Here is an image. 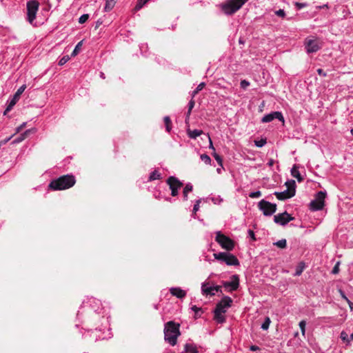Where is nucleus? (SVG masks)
Returning a JSON list of instances; mask_svg holds the SVG:
<instances>
[{"label": "nucleus", "instance_id": "49", "mask_svg": "<svg viewBox=\"0 0 353 353\" xmlns=\"http://www.w3.org/2000/svg\"><path fill=\"white\" fill-rule=\"evenodd\" d=\"M26 122H24L22 124H21L19 127H17L16 128V132L15 133L17 134V133L20 132L22 130V129L26 126Z\"/></svg>", "mask_w": 353, "mask_h": 353}, {"label": "nucleus", "instance_id": "22", "mask_svg": "<svg viewBox=\"0 0 353 353\" xmlns=\"http://www.w3.org/2000/svg\"><path fill=\"white\" fill-rule=\"evenodd\" d=\"M193 190V186L190 183H188L185 185L183 191V200L187 201L188 199V194L192 192Z\"/></svg>", "mask_w": 353, "mask_h": 353}, {"label": "nucleus", "instance_id": "35", "mask_svg": "<svg viewBox=\"0 0 353 353\" xmlns=\"http://www.w3.org/2000/svg\"><path fill=\"white\" fill-rule=\"evenodd\" d=\"M340 337L341 340L344 342L350 343V341H351L350 338L348 337V334L345 331L341 332Z\"/></svg>", "mask_w": 353, "mask_h": 353}, {"label": "nucleus", "instance_id": "3", "mask_svg": "<svg viewBox=\"0 0 353 353\" xmlns=\"http://www.w3.org/2000/svg\"><path fill=\"white\" fill-rule=\"evenodd\" d=\"M248 0H227L220 5L221 11L226 15H232L239 10Z\"/></svg>", "mask_w": 353, "mask_h": 353}, {"label": "nucleus", "instance_id": "46", "mask_svg": "<svg viewBox=\"0 0 353 353\" xmlns=\"http://www.w3.org/2000/svg\"><path fill=\"white\" fill-rule=\"evenodd\" d=\"M200 202H201L200 200H197L196 201V203L194 205L193 210H192V212L194 214H196V212L199 210Z\"/></svg>", "mask_w": 353, "mask_h": 353}, {"label": "nucleus", "instance_id": "32", "mask_svg": "<svg viewBox=\"0 0 353 353\" xmlns=\"http://www.w3.org/2000/svg\"><path fill=\"white\" fill-rule=\"evenodd\" d=\"M275 245H276L278 248H285L287 245V241L285 239H281V240H279L278 241H276V243H274Z\"/></svg>", "mask_w": 353, "mask_h": 353}, {"label": "nucleus", "instance_id": "13", "mask_svg": "<svg viewBox=\"0 0 353 353\" xmlns=\"http://www.w3.org/2000/svg\"><path fill=\"white\" fill-rule=\"evenodd\" d=\"M305 46L307 53L316 52L321 48L320 43L316 39H307Z\"/></svg>", "mask_w": 353, "mask_h": 353}, {"label": "nucleus", "instance_id": "34", "mask_svg": "<svg viewBox=\"0 0 353 353\" xmlns=\"http://www.w3.org/2000/svg\"><path fill=\"white\" fill-rule=\"evenodd\" d=\"M205 85V83L202 82L198 85L196 88L192 92V98L199 92L201 91Z\"/></svg>", "mask_w": 353, "mask_h": 353}, {"label": "nucleus", "instance_id": "30", "mask_svg": "<svg viewBox=\"0 0 353 353\" xmlns=\"http://www.w3.org/2000/svg\"><path fill=\"white\" fill-rule=\"evenodd\" d=\"M83 41H79L75 46L74 50L72 51L71 56L74 57L76 56L80 51L81 46H82Z\"/></svg>", "mask_w": 353, "mask_h": 353}, {"label": "nucleus", "instance_id": "1", "mask_svg": "<svg viewBox=\"0 0 353 353\" xmlns=\"http://www.w3.org/2000/svg\"><path fill=\"white\" fill-rule=\"evenodd\" d=\"M180 325L172 321L167 322L164 325V339L170 345L176 344L177 338L180 336Z\"/></svg>", "mask_w": 353, "mask_h": 353}, {"label": "nucleus", "instance_id": "2", "mask_svg": "<svg viewBox=\"0 0 353 353\" xmlns=\"http://www.w3.org/2000/svg\"><path fill=\"white\" fill-rule=\"evenodd\" d=\"M76 183L75 177L72 174H66L52 180L48 187L53 190H63L72 187Z\"/></svg>", "mask_w": 353, "mask_h": 353}, {"label": "nucleus", "instance_id": "7", "mask_svg": "<svg viewBox=\"0 0 353 353\" xmlns=\"http://www.w3.org/2000/svg\"><path fill=\"white\" fill-rule=\"evenodd\" d=\"M326 197V192L320 191L315 196V199L310 203V208L312 211L321 210L323 208L325 205V199Z\"/></svg>", "mask_w": 353, "mask_h": 353}, {"label": "nucleus", "instance_id": "61", "mask_svg": "<svg viewBox=\"0 0 353 353\" xmlns=\"http://www.w3.org/2000/svg\"><path fill=\"white\" fill-rule=\"evenodd\" d=\"M327 7V5H323L321 8Z\"/></svg>", "mask_w": 353, "mask_h": 353}, {"label": "nucleus", "instance_id": "38", "mask_svg": "<svg viewBox=\"0 0 353 353\" xmlns=\"http://www.w3.org/2000/svg\"><path fill=\"white\" fill-rule=\"evenodd\" d=\"M89 18V15L88 14H82L79 18V23H81V24H83L85 22L87 21V20Z\"/></svg>", "mask_w": 353, "mask_h": 353}, {"label": "nucleus", "instance_id": "48", "mask_svg": "<svg viewBox=\"0 0 353 353\" xmlns=\"http://www.w3.org/2000/svg\"><path fill=\"white\" fill-rule=\"evenodd\" d=\"M339 262H337L332 270V272L333 274H337L339 272Z\"/></svg>", "mask_w": 353, "mask_h": 353}, {"label": "nucleus", "instance_id": "53", "mask_svg": "<svg viewBox=\"0 0 353 353\" xmlns=\"http://www.w3.org/2000/svg\"><path fill=\"white\" fill-rule=\"evenodd\" d=\"M274 161L272 159H270L268 160V162L267 163L268 165L271 167L274 165Z\"/></svg>", "mask_w": 353, "mask_h": 353}, {"label": "nucleus", "instance_id": "9", "mask_svg": "<svg viewBox=\"0 0 353 353\" xmlns=\"http://www.w3.org/2000/svg\"><path fill=\"white\" fill-rule=\"evenodd\" d=\"M259 209L263 212L265 216H271L276 210V205L267 201L264 199L260 201L258 203Z\"/></svg>", "mask_w": 353, "mask_h": 353}, {"label": "nucleus", "instance_id": "23", "mask_svg": "<svg viewBox=\"0 0 353 353\" xmlns=\"http://www.w3.org/2000/svg\"><path fill=\"white\" fill-rule=\"evenodd\" d=\"M117 0H105V5L104 7V10L105 12L110 11L116 3Z\"/></svg>", "mask_w": 353, "mask_h": 353}, {"label": "nucleus", "instance_id": "50", "mask_svg": "<svg viewBox=\"0 0 353 353\" xmlns=\"http://www.w3.org/2000/svg\"><path fill=\"white\" fill-rule=\"evenodd\" d=\"M317 72L321 76H323V77H325L326 76V73L321 68L317 69Z\"/></svg>", "mask_w": 353, "mask_h": 353}, {"label": "nucleus", "instance_id": "19", "mask_svg": "<svg viewBox=\"0 0 353 353\" xmlns=\"http://www.w3.org/2000/svg\"><path fill=\"white\" fill-rule=\"evenodd\" d=\"M184 351L186 353H199L196 345L192 343H188L184 345Z\"/></svg>", "mask_w": 353, "mask_h": 353}, {"label": "nucleus", "instance_id": "47", "mask_svg": "<svg viewBox=\"0 0 353 353\" xmlns=\"http://www.w3.org/2000/svg\"><path fill=\"white\" fill-rule=\"evenodd\" d=\"M295 6H296L297 10H301V9L306 7L307 6V3L296 2L295 3Z\"/></svg>", "mask_w": 353, "mask_h": 353}, {"label": "nucleus", "instance_id": "59", "mask_svg": "<svg viewBox=\"0 0 353 353\" xmlns=\"http://www.w3.org/2000/svg\"><path fill=\"white\" fill-rule=\"evenodd\" d=\"M350 132H351L352 135L353 136V128L351 129Z\"/></svg>", "mask_w": 353, "mask_h": 353}, {"label": "nucleus", "instance_id": "43", "mask_svg": "<svg viewBox=\"0 0 353 353\" xmlns=\"http://www.w3.org/2000/svg\"><path fill=\"white\" fill-rule=\"evenodd\" d=\"M275 14L281 18H284L285 17V12L282 9H279V10L275 11Z\"/></svg>", "mask_w": 353, "mask_h": 353}, {"label": "nucleus", "instance_id": "25", "mask_svg": "<svg viewBox=\"0 0 353 353\" xmlns=\"http://www.w3.org/2000/svg\"><path fill=\"white\" fill-rule=\"evenodd\" d=\"M203 133V131L201 130H189L188 132V134L190 138L191 139H196L199 136H200Z\"/></svg>", "mask_w": 353, "mask_h": 353}, {"label": "nucleus", "instance_id": "56", "mask_svg": "<svg viewBox=\"0 0 353 353\" xmlns=\"http://www.w3.org/2000/svg\"><path fill=\"white\" fill-rule=\"evenodd\" d=\"M100 77H101L102 79H105L104 73H103V72H101V73H100Z\"/></svg>", "mask_w": 353, "mask_h": 353}, {"label": "nucleus", "instance_id": "55", "mask_svg": "<svg viewBox=\"0 0 353 353\" xmlns=\"http://www.w3.org/2000/svg\"><path fill=\"white\" fill-rule=\"evenodd\" d=\"M212 201H213V202H214V203H217L216 201H219V202L220 203V202H221L223 200H222V199H221L220 197H218V198H216V199L213 198V199H212Z\"/></svg>", "mask_w": 353, "mask_h": 353}, {"label": "nucleus", "instance_id": "21", "mask_svg": "<svg viewBox=\"0 0 353 353\" xmlns=\"http://www.w3.org/2000/svg\"><path fill=\"white\" fill-rule=\"evenodd\" d=\"M33 130V129H29V130H27L26 131H25L23 133L21 134L18 137H17L16 139H14L12 141V144H17V143H21V141H23L27 137L28 135Z\"/></svg>", "mask_w": 353, "mask_h": 353}, {"label": "nucleus", "instance_id": "60", "mask_svg": "<svg viewBox=\"0 0 353 353\" xmlns=\"http://www.w3.org/2000/svg\"><path fill=\"white\" fill-rule=\"evenodd\" d=\"M298 334H299V333H298V332H296V333L294 334V336H298Z\"/></svg>", "mask_w": 353, "mask_h": 353}, {"label": "nucleus", "instance_id": "12", "mask_svg": "<svg viewBox=\"0 0 353 353\" xmlns=\"http://www.w3.org/2000/svg\"><path fill=\"white\" fill-rule=\"evenodd\" d=\"M232 299L228 296H225L217 304L215 310L225 313L228 308L232 305Z\"/></svg>", "mask_w": 353, "mask_h": 353}, {"label": "nucleus", "instance_id": "8", "mask_svg": "<svg viewBox=\"0 0 353 353\" xmlns=\"http://www.w3.org/2000/svg\"><path fill=\"white\" fill-rule=\"evenodd\" d=\"M39 2L35 0L27 3V20L30 24H33L39 10Z\"/></svg>", "mask_w": 353, "mask_h": 353}, {"label": "nucleus", "instance_id": "24", "mask_svg": "<svg viewBox=\"0 0 353 353\" xmlns=\"http://www.w3.org/2000/svg\"><path fill=\"white\" fill-rule=\"evenodd\" d=\"M305 267V263L303 262H300L296 268V271L294 274V276H300L302 274V272H303Z\"/></svg>", "mask_w": 353, "mask_h": 353}, {"label": "nucleus", "instance_id": "41", "mask_svg": "<svg viewBox=\"0 0 353 353\" xmlns=\"http://www.w3.org/2000/svg\"><path fill=\"white\" fill-rule=\"evenodd\" d=\"M213 157H214V159L217 161V163L222 167L223 166V163H222L223 161H222L221 157L216 153H214Z\"/></svg>", "mask_w": 353, "mask_h": 353}, {"label": "nucleus", "instance_id": "36", "mask_svg": "<svg viewBox=\"0 0 353 353\" xmlns=\"http://www.w3.org/2000/svg\"><path fill=\"white\" fill-rule=\"evenodd\" d=\"M299 327H300V329H301V334L303 336H305V325H306V321L303 320V321H301L299 322Z\"/></svg>", "mask_w": 353, "mask_h": 353}, {"label": "nucleus", "instance_id": "15", "mask_svg": "<svg viewBox=\"0 0 353 353\" xmlns=\"http://www.w3.org/2000/svg\"><path fill=\"white\" fill-rule=\"evenodd\" d=\"M274 119H278L281 121L283 123L285 122L284 117L281 112L276 111L272 112L270 114H265L262 119V123H269L273 121Z\"/></svg>", "mask_w": 353, "mask_h": 353}, {"label": "nucleus", "instance_id": "42", "mask_svg": "<svg viewBox=\"0 0 353 353\" xmlns=\"http://www.w3.org/2000/svg\"><path fill=\"white\" fill-rule=\"evenodd\" d=\"M254 143H255L256 146H257L259 148H261L266 143V140L261 139L259 141H255Z\"/></svg>", "mask_w": 353, "mask_h": 353}, {"label": "nucleus", "instance_id": "26", "mask_svg": "<svg viewBox=\"0 0 353 353\" xmlns=\"http://www.w3.org/2000/svg\"><path fill=\"white\" fill-rule=\"evenodd\" d=\"M291 174L299 181H301L303 180V178L301 176V174L296 166H294L291 170Z\"/></svg>", "mask_w": 353, "mask_h": 353}, {"label": "nucleus", "instance_id": "6", "mask_svg": "<svg viewBox=\"0 0 353 353\" xmlns=\"http://www.w3.org/2000/svg\"><path fill=\"white\" fill-rule=\"evenodd\" d=\"M215 241L223 249H225L228 252L232 251L234 248V241L228 236L222 234L220 231L216 232Z\"/></svg>", "mask_w": 353, "mask_h": 353}, {"label": "nucleus", "instance_id": "58", "mask_svg": "<svg viewBox=\"0 0 353 353\" xmlns=\"http://www.w3.org/2000/svg\"><path fill=\"white\" fill-rule=\"evenodd\" d=\"M216 171H217L218 173H221V168H217Z\"/></svg>", "mask_w": 353, "mask_h": 353}, {"label": "nucleus", "instance_id": "54", "mask_svg": "<svg viewBox=\"0 0 353 353\" xmlns=\"http://www.w3.org/2000/svg\"><path fill=\"white\" fill-rule=\"evenodd\" d=\"M250 349L252 351H256V350H259V347L256 345H252V346H250Z\"/></svg>", "mask_w": 353, "mask_h": 353}, {"label": "nucleus", "instance_id": "44", "mask_svg": "<svg viewBox=\"0 0 353 353\" xmlns=\"http://www.w3.org/2000/svg\"><path fill=\"white\" fill-rule=\"evenodd\" d=\"M191 310L195 312V315L197 316H200L199 312L201 311V308L196 307V305H192L191 307Z\"/></svg>", "mask_w": 353, "mask_h": 353}, {"label": "nucleus", "instance_id": "16", "mask_svg": "<svg viewBox=\"0 0 353 353\" xmlns=\"http://www.w3.org/2000/svg\"><path fill=\"white\" fill-rule=\"evenodd\" d=\"M203 294L213 296L215 292H221V286H209L207 283H203L201 286Z\"/></svg>", "mask_w": 353, "mask_h": 353}, {"label": "nucleus", "instance_id": "57", "mask_svg": "<svg viewBox=\"0 0 353 353\" xmlns=\"http://www.w3.org/2000/svg\"><path fill=\"white\" fill-rule=\"evenodd\" d=\"M210 148H212L213 150H214L213 145H212V141L210 139Z\"/></svg>", "mask_w": 353, "mask_h": 353}, {"label": "nucleus", "instance_id": "31", "mask_svg": "<svg viewBox=\"0 0 353 353\" xmlns=\"http://www.w3.org/2000/svg\"><path fill=\"white\" fill-rule=\"evenodd\" d=\"M164 122L165 125L166 131L170 132L171 130V120L168 116L164 117Z\"/></svg>", "mask_w": 353, "mask_h": 353}, {"label": "nucleus", "instance_id": "39", "mask_svg": "<svg viewBox=\"0 0 353 353\" xmlns=\"http://www.w3.org/2000/svg\"><path fill=\"white\" fill-rule=\"evenodd\" d=\"M70 59V57L69 56L66 55V56H63L62 58H61V59L59 60V65H63L65 63H66Z\"/></svg>", "mask_w": 353, "mask_h": 353}, {"label": "nucleus", "instance_id": "5", "mask_svg": "<svg viewBox=\"0 0 353 353\" xmlns=\"http://www.w3.org/2000/svg\"><path fill=\"white\" fill-rule=\"evenodd\" d=\"M213 256L216 260L221 263H225L228 265L236 266L239 265L238 259L228 251L214 253Z\"/></svg>", "mask_w": 353, "mask_h": 353}, {"label": "nucleus", "instance_id": "52", "mask_svg": "<svg viewBox=\"0 0 353 353\" xmlns=\"http://www.w3.org/2000/svg\"><path fill=\"white\" fill-rule=\"evenodd\" d=\"M12 137H13V135H12V136H10V137H8V138L5 139H4V140H3V141H1V143H2V144H6V143H8V141L12 139Z\"/></svg>", "mask_w": 353, "mask_h": 353}, {"label": "nucleus", "instance_id": "51", "mask_svg": "<svg viewBox=\"0 0 353 353\" xmlns=\"http://www.w3.org/2000/svg\"><path fill=\"white\" fill-rule=\"evenodd\" d=\"M248 234H249V236L253 239V240H255V235H254V233L252 230H248Z\"/></svg>", "mask_w": 353, "mask_h": 353}, {"label": "nucleus", "instance_id": "29", "mask_svg": "<svg viewBox=\"0 0 353 353\" xmlns=\"http://www.w3.org/2000/svg\"><path fill=\"white\" fill-rule=\"evenodd\" d=\"M270 323H271L270 319L268 316H266L265 318L263 323L261 325V328L263 330H267L269 328Z\"/></svg>", "mask_w": 353, "mask_h": 353}, {"label": "nucleus", "instance_id": "27", "mask_svg": "<svg viewBox=\"0 0 353 353\" xmlns=\"http://www.w3.org/2000/svg\"><path fill=\"white\" fill-rule=\"evenodd\" d=\"M161 179V174L157 170H154V171L152 172L149 176V181H154L157 179Z\"/></svg>", "mask_w": 353, "mask_h": 353}, {"label": "nucleus", "instance_id": "33", "mask_svg": "<svg viewBox=\"0 0 353 353\" xmlns=\"http://www.w3.org/2000/svg\"><path fill=\"white\" fill-rule=\"evenodd\" d=\"M201 159L207 165H210L211 163V159L210 157L205 154H203L200 157Z\"/></svg>", "mask_w": 353, "mask_h": 353}, {"label": "nucleus", "instance_id": "11", "mask_svg": "<svg viewBox=\"0 0 353 353\" xmlns=\"http://www.w3.org/2000/svg\"><path fill=\"white\" fill-rule=\"evenodd\" d=\"M26 85H21L18 90L17 91L15 92V94H14L12 99L10 101L8 106L6 107L5 111H4V114H6L7 112H10L12 108L14 107V105L17 103V101L19 100L20 99V97L21 95L22 94V93L24 92V90H26Z\"/></svg>", "mask_w": 353, "mask_h": 353}, {"label": "nucleus", "instance_id": "18", "mask_svg": "<svg viewBox=\"0 0 353 353\" xmlns=\"http://www.w3.org/2000/svg\"><path fill=\"white\" fill-rule=\"evenodd\" d=\"M170 292L172 296H174L179 299H182L186 296L185 291L181 289L180 288H171L170 289Z\"/></svg>", "mask_w": 353, "mask_h": 353}, {"label": "nucleus", "instance_id": "37", "mask_svg": "<svg viewBox=\"0 0 353 353\" xmlns=\"http://www.w3.org/2000/svg\"><path fill=\"white\" fill-rule=\"evenodd\" d=\"M148 1L149 0H139L135 6L136 10L141 9Z\"/></svg>", "mask_w": 353, "mask_h": 353}, {"label": "nucleus", "instance_id": "10", "mask_svg": "<svg viewBox=\"0 0 353 353\" xmlns=\"http://www.w3.org/2000/svg\"><path fill=\"white\" fill-rule=\"evenodd\" d=\"M170 189L171 190V195L176 196L178 195V190L183 186V183L175 176H170L167 179Z\"/></svg>", "mask_w": 353, "mask_h": 353}, {"label": "nucleus", "instance_id": "4", "mask_svg": "<svg viewBox=\"0 0 353 353\" xmlns=\"http://www.w3.org/2000/svg\"><path fill=\"white\" fill-rule=\"evenodd\" d=\"M285 185L287 190L283 192H275L274 194L279 200H285L292 198L295 195L296 192V183L294 180H290L285 182Z\"/></svg>", "mask_w": 353, "mask_h": 353}, {"label": "nucleus", "instance_id": "40", "mask_svg": "<svg viewBox=\"0 0 353 353\" xmlns=\"http://www.w3.org/2000/svg\"><path fill=\"white\" fill-rule=\"evenodd\" d=\"M261 196V191H259V190L250 192L249 194V196L252 199L259 198Z\"/></svg>", "mask_w": 353, "mask_h": 353}, {"label": "nucleus", "instance_id": "20", "mask_svg": "<svg viewBox=\"0 0 353 353\" xmlns=\"http://www.w3.org/2000/svg\"><path fill=\"white\" fill-rule=\"evenodd\" d=\"M214 319L217 323L222 324L225 321V313L214 310Z\"/></svg>", "mask_w": 353, "mask_h": 353}, {"label": "nucleus", "instance_id": "17", "mask_svg": "<svg viewBox=\"0 0 353 353\" xmlns=\"http://www.w3.org/2000/svg\"><path fill=\"white\" fill-rule=\"evenodd\" d=\"M225 288H230V290H236L239 285V278L236 274L232 275L230 281H226L223 283Z\"/></svg>", "mask_w": 353, "mask_h": 353}, {"label": "nucleus", "instance_id": "45", "mask_svg": "<svg viewBox=\"0 0 353 353\" xmlns=\"http://www.w3.org/2000/svg\"><path fill=\"white\" fill-rule=\"evenodd\" d=\"M241 88L246 89L250 85V82L246 80H242L240 83Z\"/></svg>", "mask_w": 353, "mask_h": 353}, {"label": "nucleus", "instance_id": "14", "mask_svg": "<svg viewBox=\"0 0 353 353\" xmlns=\"http://www.w3.org/2000/svg\"><path fill=\"white\" fill-rule=\"evenodd\" d=\"M294 217L285 212L283 213L278 214L274 216V221L276 223L281 225H285L290 221L294 220Z\"/></svg>", "mask_w": 353, "mask_h": 353}, {"label": "nucleus", "instance_id": "28", "mask_svg": "<svg viewBox=\"0 0 353 353\" xmlns=\"http://www.w3.org/2000/svg\"><path fill=\"white\" fill-rule=\"evenodd\" d=\"M194 104H195L194 101L192 99L190 101L189 103H188V112H187V113H186V118H185V120L189 119L190 115V114H191V112H192V108H194Z\"/></svg>", "mask_w": 353, "mask_h": 353}]
</instances>
